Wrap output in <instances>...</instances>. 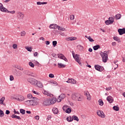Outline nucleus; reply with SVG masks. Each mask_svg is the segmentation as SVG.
<instances>
[{
	"instance_id": "obj_43",
	"label": "nucleus",
	"mask_w": 125,
	"mask_h": 125,
	"mask_svg": "<svg viewBox=\"0 0 125 125\" xmlns=\"http://www.w3.org/2000/svg\"><path fill=\"white\" fill-rule=\"evenodd\" d=\"M77 47L79 48V49H80V50H83V47L81 45H78Z\"/></svg>"
},
{
	"instance_id": "obj_36",
	"label": "nucleus",
	"mask_w": 125,
	"mask_h": 125,
	"mask_svg": "<svg viewBox=\"0 0 125 125\" xmlns=\"http://www.w3.org/2000/svg\"><path fill=\"white\" fill-rule=\"evenodd\" d=\"M24 104L25 105H27V106H29L31 105V101H26L24 102Z\"/></svg>"
},
{
	"instance_id": "obj_29",
	"label": "nucleus",
	"mask_w": 125,
	"mask_h": 125,
	"mask_svg": "<svg viewBox=\"0 0 125 125\" xmlns=\"http://www.w3.org/2000/svg\"><path fill=\"white\" fill-rule=\"evenodd\" d=\"M25 49L27 50V51H29L30 52H32V49H33V48H32V47L29 46H25Z\"/></svg>"
},
{
	"instance_id": "obj_44",
	"label": "nucleus",
	"mask_w": 125,
	"mask_h": 125,
	"mask_svg": "<svg viewBox=\"0 0 125 125\" xmlns=\"http://www.w3.org/2000/svg\"><path fill=\"white\" fill-rule=\"evenodd\" d=\"M67 108H68V105H64L62 107V110H63L64 111H66Z\"/></svg>"
},
{
	"instance_id": "obj_18",
	"label": "nucleus",
	"mask_w": 125,
	"mask_h": 125,
	"mask_svg": "<svg viewBox=\"0 0 125 125\" xmlns=\"http://www.w3.org/2000/svg\"><path fill=\"white\" fill-rule=\"evenodd\" d=\"M95 68L97 71H99V72H101L102 70L101 69V66L99 65H95Z\"/></svg>"
},
{
	"instance_id": "obj_24",
	"label": "nucleus",
	"mask_w": 125,
	"mask_h": 125,
	"mask_svg": "<svg viewBox=\"0 0 125 125\" xmlns=\"http://www.w3.org/2000/svg\"><path fill=\"white\" fill-rule=\"evenodd\" d=\"M37 5H42V4H47V2H37Z\"/></svg>"
},
{
	"instance_id": "obj_58",
	"label": "nucleus",
	"mask_w": 125,
	"mask_h": 125,
	"mask_svg": "<svg viewBox=\"0 0 125 125\" xmlns=\"http://www.w3.org/2000/svg\"><path fill=\"white\" fill-rule=\"evenodd\" d=\"M20 66L18 65H16L14 66V68H16L17 69H18L19 70V68H20Z\"/></svg>"
},
{
	"instance_id": "obj_54",
	"label": "nucleus",
	"mask_w": 125,
	"mask_h": 125,
	"mask_svg": "<svg viewBox=\"0 0 125 125\" xmlns=\"http://www.w3.org/2000/svg\"><path fill=\"white\" fill-rule=\"evenodd\" d=\"M49 77L51 78H54V75L53 74L51 73L49 75Z\"/></svg>"
},
{
	"instance_id": "obj_31",
	"label": "nucleus",
	"mask_w": 125,
	"mask_h": 125,
	"mask_svg": "<svg viewBox=\"0 0 125 125\" xmlns=\"http://www.w3.org/2000/svg\"><path fill=\"white\" fill-rule=\"evenodd\" d=\"M67 122H73V117L69 116L66 118Z\"/></svg>"
},
{
	"instance_id": "obj_50",
	"label": "nucleus",
	"mask_w": 125,
	"mask_h": 125,
	"mask_svg": "<svg viewBox=\"0 0 125 125\" xmlns=\"http://www.w3.org/2000/svg\"><path fill=\"white\" fill-rule=\"evenodd\" d=\"M59 96L62 99H64V98H65V95L64 94H62Z\"/></svg>"
},
{
	"instance_id": "obj_57",
	"label": "nucleus",
	"mask_w": 125,
	"mask_h": 125,
	"mask_svg": "<svg viewBox=\"0 0 125 125\" xmlns=\"http://www.w3.org/2000/svg\"><path fill=\"white\" fill-rule=\"evenodd\" d=\"M111 89H112V87H106V88H105V90H106L107 91H108V90H111Z\"/></svg>"
},
{
	"instance_id": "obj_61",
	"label": "nucleus",
	"mask_w": 125,
	"mask_h": 125,
	"mask_svg": "<svg viewBox=\"0 0 125 125\" xmlns=\"http://www.w3.org/2000/svg\"><path fill=\"white\" fill-rule=\"evenodd\" d=\"M39 55V53L37 52H36L35 53H34V56H35V57L38 56Z\"/></svg>"
},
{
	"instance_id": "obj_8",
	"label": "nucleus",
	"mask_w": 125,
	"mask_h": 125,
	"mask_svg": "<svg viewBox=\"0 0 125 125\" xmlns=\"http://www.w3.org/2000/svg\"><path fill=\"white\" fill-rule=\"evenodd\" d=\"M114 21V18L113 17H109L108 20L106 21L104 23L106 25H110V24H113Z\"/></svg>"
},
{
	"instance_id": "obj_52",
	"label": "nucleus",
	"mask_w": 125,
	"mask_h": 125,
	"mask_svg": "<svg viewBox=\"0 0 125 125\" xmlns=\"http://www.w3.org/2000/svg\"><path fill=\"white\" fill-rule=\"evenodd\" d=\"M18 47V45L17 44H13V48H14V49H17Z\"/></svg>"
},
{
	"instance_id": "obj_19",
	"label": "nucleus",
	"mask_w": 125,
	"mask_h": 125,
	"mask_svg": "<svg viewBox=\"0 0 125 125\" xmlns=\"http://www.w3.org/2000/svg\"><path fill=\"white\" fill-rule=\"evenodd\" d=\"M11 117L13 119H17V120H21V117H20V116H18L16 115H15V114H13L12 116Z\"/></svg>"
},
{
	"instance_id": "obj_55",
	"label": "nucleus",
	"mask_w": 125,
	"mask_h": 125,
	"mask_svg": "<svg viewBox=\"0 0 125 125\" xmlns=\"http://www.w3.org/2000/svg\"><path fill=\"white\" fill-rule=\"evenodd\" d=\"M14 77H13V76L11 75L10 76V81H14Z\"/></svg>"
},
{
	"instance_id": "obj_17",
	"label": "nucleus",
	"mask_w": 125,
	"mask_h": 125,
	"mask_svg": "<svg viewBox=\"0 0 125 125\" xmlns=\"http://www.w3.org/2000/svg\"><path fill=\"white\" fill-rule=\"evenodd\" d=\"M58 27V25L55 24H51L49 26L50 29H57Z\"/></svg>"
},
{
	"instance_id": "obj_37",
	"label": "nucleus",
	"mask_w": 125,
	"mask_h": 125,
	"mask_svg": "<svg viewBox=\"0 0 125 125\" xmlns=\"http://www.w3.org/2000/svg\"><path fill=\"white\" fill-rule=\"evenodd\" d=\"M20 111V113L22 114V115H25V114H26V111H25V110L23 109H21Z\"/></svg>"
},
{
	"instance_id": "obj_30",
	"label": "nucleus",
	"mask_w": 125,
	"mask_h": 125,
	"mask_svg": "<svg viewBox=\"0 0 125 125\" xmlns=\"http://www.w3.org/2000/svg\"><path fill=\"white\" fill-rule=\"evenodd\" d=\"M4 8H5V7H3V5H2L1 3H0V10L3 12Z\"/></svg>"
},
{
	"instance_id": "obj_9",
	"label": "nucleus",
	"mask_w": 125,
	"mask_h": 125,
	"mask_svg": "<svg viewBox=\"0 0 125 125\" xmlns=\"http://www.w3.org/2000/svg\"><path fill=\"white\" fill-rule=\"evenodd\" d=\"M97 115L99 116V117H101V118H105L106 116L105 115V114H104V112L101 110H97Z\"/></svg>"
},
{
	"instance_id": "obj_14",
	"label": "nucleus",
	"mask_w": 125,
	"mask_h": 125,
	"mask_svg": "<svg viewBox=\"0 0 125 125\" xmlns=\"http://www.w3.org/2000/svg\"><path fill=\"white\" fill-rule=\"evenodd\" d=\"M106 100L109 102V103H113L114 102V99L111 96H109L107 97Z\"/></svg>"
},
{
	"instance_id": "obj_26",
	"label": "nucleus",
	"mask_w": 125,
	"mask_h": 125,
	"mask_svg": "<svg viewBox=\"0 0 125 125\" xmlns=\"http://www.w3.org/2000/svg\"><path fill=\"white\" fill-rule=\"evenodd\" d=\"M113 40H114V41H116V42H121V40L120 39V38L118 37H114Z\"/></svg>"
},
{
	"instance_id": "obj_6",
	"label": "nucleus",
	"mask_w": 125,
	"mask_h": 125,
	"mask_svg": "<svg viewBox=\"0 0 125 125\" xmlns=\"http://www.w3.org/2000/svg\"><path fill=\"white\" fill-rule=\"evenodd\" d=\"M38 105V98L33 97L32 100H31V106H37Z\"/></svg>"
},
{
	"instance_id": "obj_4",
	"label": "nucleus",
	"mask_w": 125,
	"mask_h": 125,
	"mask_svg": "<svg viewBox=\"0 0 125 125\" xmlns=\"http://www.w3.org/2000/svg\"><path fill=\"white\" fill-rule=\"evenodd\" d=\"M72 53L73 58H74V59L75 60V61H76V62L79 63V65H82V62H81L80 61V59H79L80 55H78V54L75 55V52L74 51H72Z\"/></svg>"
},
{
	"instance_id": "obj_16",
	"label": "nucleus",
	"mask_w": 125,
	"mask_h": 125,
	"mask_svg": "<svg viewBox=\"0 0 125 125\" xmlns=\"http://www.w3.org/2000/svg\"><path fill=\"white\" fill-rule=\"evenodd\" d=\"M3 12H6V13H11V14H14L15 13V11H9L6 9V8H4Z\"/></svg>"
},
{
	"instance_id": "obj_35",
	"label": "nucleus",
	"mask_w": 125,
	"mask_h": 125,
	"mask_svg": "<svg viewBox=\"0 0 125 125\" xmlns=\"http://www.w3.org/2000/svg\"><path fill=\"white\" fill-rule=\"evenodd\" d=\"M72 112V110L70 108H67L66 110H65V113H67V114H70Z\"/></svg>"
},
{
	"instance_id": "obj_64",
	"label": "nucleus",
	"mask_w": 125,
	"mask_h": 125,
	"mask_svg": "<svg viewBox=\"0 0 125 125\" xmlns=\"http://www.w3.org/2000/svg\"><path fill=\"white\" fill-rule=\"evenodd\" d=\"M45 43L47 44V45H48V44H50V42L49 41H46Z\"/></svg>"
},
{
	"instance_id": "obj_42",
	"label": "nucleus",
	"mask_w": 125,
	"mask_h": 125,
	"mask_svg": "<svg viewBox=\"0 0 125 125\" xmlns=\"http://www.w3.org/2000/svg\"><path fill=\"white\" fill-rule=\"evenodd\" d=\"M26 35V32H25V31H22L21 33V37H24V36Z\"/></svg>"
},
{
	"instance_id": "obj_63",
	"label": "nucleus",
	"mask_w": 125,
	"mask_h": 125,
	"mask_svg": "<svg viewBox=\"0 0 125 125\" xmlns=\"http://www.w3.org/2000/svg\"><path fill=\"white\" fill-rule=\"evenodd\" d=\"M19 70H20V71H23L24 70V68H23V67L20 66V67L19 68Z\"/></svg>"
},
{
	"instance_id": "obj_5",
	"label": "nucleus",
	"mask_w": 125,
	"mask_h": 125,
	"mask_svg": "<svg viewBox=\"0 0 125 125\" xmlns=\"http://www.w3.org/2000/svg\"><path fill=\"white\" fill-rule=\"evenodd\" d=\"M17 17L18 19L20 20H22L24 19V18L25 17V15L22 12H17Z\"/></svg>"
},
{
	"instance_id": "obj_56",
	"label": "nucleus",
	"mask_w": 125,
	"mask_h": 125,
	"mask_svg": "<svg viewBox=\"0 0 125 125\" xmlns=\"http://www.w3.org/2000/svg\"><path fill=\"white\" fill-rule=\"evenodd\" d=\"M35 120L39 121V120H40V116H39V115H37L35 117Z\"/></svg>"
},
{
	"instance_id": "obj_22",
	"label": "nucleus",
	"mask_w": 125,
	"mask_h": 125,
	"mask_svg": "<svg viewBox=\"0 0 125 125\" xmlns=\"http://www.w3.org/2000/svg\"><path fill=\"white\" fill-rule=\"evenodd\" d=\"M4 100H5V97H3L1 98H0V104H3V105H5L4 104H3V101H4Z\"/></svg>"
},
{
	"instance_id": "obj_3",
	"label": "nucleus",
	"mask_w": 125,
	"mask_h": 125,
	"mask_svg": "<svg viewBox=\"0 0 125 125\" xmlns=\"http://www.w3.org/2000/svg\"><path fill=\"white\" fill-rule=\"evenodd\" d=\"M71 98L73 100L77 101H82L83 98L80 96V94L78 93H74L71 95Z\"/></svg>"
},
{
	"instance_id": "obj_41",
	"label": "nucleus",
	"mask_w": 125,
	"mask_h": 125,
	"mask_svg": "<svg viewBox=\"0 0 125 125\" xmlns=\"http://www.w3.org/2000/svg\"><path fill=\"white\" fill-rule=\"evenodd\" d=\"M25 74L27 75L28 76H31L32 75V73L28 70H26L25 71Z\"/></svg>"
},
{
	"instance_id": "obj_59",
	"label": "nucleus",
	"mask_w": 125,
	"mask_h": 125,
	"mask_svg": "<svg viewBox=\"0 0 125 125\" xmlns=\"http://www.w3.org/2000/svg\"><path fill=\"white\" fill-rule=\"evenodd\" d=\"M14 114H20V112H19V111H16L15 109L14 110Z\"/></svg>"
},
{
	"instance_id": "obj_53",
	"label": "nucleus",
	"mask_w": 125,
	"mask_h": 125,
	"mask_svg": "<svg viewBox=\"0 0 125 125\" xmlns=\"http://www.w3.org/2000/svg\"><path fill=\"white\" fill-rule=\"evenodd\" d=\"M51 83H52V84H55V85H57V82L55 81H51Z\"/></svg>"
},
{
	"instance_id": "obj_32",
	"label": "nucleus",
	"mask_w": 125,
	"mask_h": 125,
	"mask_svg": "<svg viewBox=\"0 0 125 125\" xmlns=\"http://www.w3.org/2000/svg\"><path fill=\"white\" fill-rule=\"evenodd\" d=\"M99 48H100V45H97L93 46L94 50H97V49H98Z\"/></svg>"
},
{
	"instance_id": "obj_51",
	"label": "nucleus",
	"mask_w": 125,
	"mask_h": 125,
	"mask_svg": "<svg viewBox=\"0 0 125 125\" xmlns=\"http://www.w3.org/2000/svg\"><path fill=\"white\" fill-rule=\"evenodd\" d=\"M62 100V99L60 97V96H59V98H58V99H56V101H57V102H61Z\"/></svg>"
},
{
	"instance_id": "obj_13",
	"label": "nucleus",
	"mask_w": 125,
	"mask_h": 125,
	"mask_svg": "<svg viewBox=\"0 0 125 125\" xmlns=\"http://www.w3.org/2000/svg\"><path fill=\"white\" fill-rule=\"evenodd\" d=\"M118 32L119 35H120V36H122V35H124V34H125V28H123L122 29L119 28L118 30Z\"/></svg>"
},
{
	"instance_id": "obj_39",
	"label": "nucleus",
	"mask_w": 125,
	"mask_h": 125,
	"mask_svg": "<svg viewBox=\"0 0 125 125\" xmlns=\"http://www.w3.org/2000/svg\"><path fill=\"white\" fill-rule=\"evenodd\" d=\"M27 98H29V99H33L34 97H33V95L32 94H28L27 95Z\"/></svg>"
},
{
	"instance_id": "obj_23",
	"label": "nucleus",
	"mask_w": 125,
	"mask_h": 125,
	"mask_svg": "<svg viewBox=\"0 0 125 125\" xmlns=\"http://www.w3.org/2000/svg\"><path fill=\"white\" fill-rule=\"evenodd\" d=\"M115 18L116 20H120L121 18H122V15H121V14H117L115 16Z\"/></svg>"
},
{
	"instance_id": "obj_15",
	"label": "nucleus",
	"mask_w": 125,
	"mask_h": 125,
	"mask_svg": "<svg viewBox=\"0 0 125 125\" xmlns=\"http://www.w3.org/2000/svg\"><path fill=\"white\" fill-rule=\"evenodd\" d=\"M35 86H38V87L42 88L43 86L42 85V82L37 81Z\"/></svg>"
},
{
	"instance_id": "obj_49",
	"label": "nucleus",
	"mask_w": 125,
	"mask_h": 125,
	"mask_svg": "<svg viewBox=\"0 0 125 125\" xmlns=\"http://www.w3.org/2000/svg\"><path fill=\"white\" fill-rule=\"evenodd\" d=\"M70 20H74L75 19V16L74 15H71L70 16Z\"/></svg>"
},
{
	"instance_id": "obj_1",
	"label": "nucleus",
	"mask_w": 125,
	"mask_h": 125,
	"mask_svg": "<svg viewBox=\"0 0 125 125\" xmlns=\"http://www.w3.org/2000/svg\"><path fill=\"white\" fill-rule=\"evenodd\" d=\"M56 103V98H53L51 99H45L42 102L43 106H49L50 105H53Z\"/></svg>"
},
{
	"instance_id": "obj_60",
	"label": "nucleus",
	"mask_w": 125,
	"mask_h": 125,
	"mask_svg": "<svg viewBox=\"0 0 125 125\" xmlns=\"http://www.w3.org/2000/svg\"><path fill=\"white\" fill-rule=\"evenodd\" d=\"M5 114H6V115H9V114H10V111H9L8 110H6Z\"/></svg>"
},
{
	"instance_id": "obj_45",
	"label": "nucleus",
	"mask_w": 125,
	"mask_h": 125,
	"mask_svg": "<svg viewBox=\"0 0 125 125\" xmlns=\"http://www.w3.org/2000/svg\"><path fill=\"white\" fill-rule=\"evenodd\" d=\"M52 43L54 47H55L57 45V41H53Z\"/></svg>"
},
{
	"instance_id": "obj_7",
	"label": "nucleus",
	"mask_w": 125,
	"mask_h": 125,
	"mask_svg": "<svg viewBox=\"0 0 125 125\" xmlns=\"http://www.w3.org/2000/svg\"><path fill=\"white\" fill-rule=\"evenodd\" d=\"M28 83H31V84H32V85H36V83H38V80L33 79V78H29L27 80Z\"/></svg>"
},
{
	"instance_id": "obj_27",
	"label": "nucleus",
	"mask_w": 125,
	"mask_h": 125,
	"mask_svg": "<svg viewBox=\"0 0 125 125\" xmlns=\"http://www.w3.org/2000/svg\"><path fill=\"white\" fill-rule=\"evenodd\" d=\"M57 29L60 31H65V28H63V27H61L59 25H58Z\"/></svg>"
},
{
	"instance_id": "obj_11",
	"label": "nucleus",
	"mask_w": 125,
	"mask_h": 125,
	"mask_svg": "<svg viewBox=\"0 0 125 125\" xmlns=\"http://www.w3.org/2000/svg\"><path fill=\"white\" fill-rule=\"evenodd\" d=\"M58 57L59 58H60V59H62L63 60H64L65 62H67L68 61L67 58H66V57H65V56H64L62 54H58Z\"/></svg>"
},
{
	"instance_id": "obj_2",
	"label": "nucleus",
	"mask_w": 125,
	"mask_h": 125,
	"mask_svg": "<svg viewBox=\"0 0 125 125\" xmlns=\"http://www.w3.org/2000/svg\"><path fill=\"white\" fill-rule=\"evenodd\" d=\"M109 52L107 51H104V52L101 53V57H102V60L104 62V63H106L107 62V60H108V54Z\"/></svg>"
},
{
	"instance_id": "obj_34",
	"label": "nucleus",
	"mask_w": 125,
	"mask_h": 125,
	"mask_svg": "<svg viewBox=\"0 0 125 125\" xmlns=\"http://www.w3.org/2000/svg\"><path fill=\"white\" fill-rule=\"evenodd\" d=\"M52 111L54 114H58V108H53Z\"/></svg>"
},
{
	"instance_id": "obj_48",
	"label": "nucleus",
	"mask_w": 125,
	"mask_h": 125,
	"mask_svg": "<svg viewBox=\"0 0 125 125\" xmlns=\"http://www.w3.org/2000/svg\"><path fill=\"white\" fill-rule=\"evenodd\" d=\"M86 97L87 100H90L91 99V97H90V94H89V93L87 94Z\"/></svg>"
},
{
	"instance_id": "obj_21",
	"label": "nucleus",
	"mask_w": 125,
	"mask_h": 125,
	"mask_svg": "<svg viewBox=\"0 0 125 125\" xmlns=\"http://www.w3.org/2000/svg\"><path fill=\"white\" fill-rule=\"evenodd\" d=\"M85 37L87 39L91 42H94V40L91 38L90 36H87L86 35L85 36Z\"/></svg>"
},
{
	"instance_id": "obj_46",
	"label": "nucleus",
	"mask_w": 125,
	"mask_h": 125,
	"mask_svg": "<svg viewBox=\"0 0 125 125\" xmlns=\"http://www.w3.org/2000/svg\"><path fill=\"white\" fill-rule=\"evenodd\" d=\"M29 65L30 66V67H32V68H34L35 67V64H34V63H33L32 62H29Z\"/></svg>"
},
{
	"instance_id": "obj_33",
	"label": "nucleus",
	"mask_w": 125,
	"mask_h": 125,
	"mask_svg": "<svg viewBox=\"0 0 125 125\" xmlns=\"http://www.w3.org/2000/svg\"><path fill=\"white\" fill-rule=\"evenodd\" d=\"M72 119H73V120H74V121H77V122H79V118H78L77 116L73 115L72 116Z\"/></svg>"
},
{
	"instance_id": "obj_28",
	"label": "nucleus",
	"mask_w": 125,
	"mask_h": 125,
	"mask_svg": "<svg viewBox=\"0 0 125 125\" xmlns=\"http://www.w3.org/2000/svg\"><path fill=\"white\" fill-rule=\"evenodd\" d=\"M76 37H69L68 38H66V41H75L76 40Z\"/></svg>"
},
{
	"instance_id": "obj_25",
	"label": "nucleus",
	"mask_w": 125,
	"mask_h": 125,
	"mask_svg": "<svg viewBox=\"0 0 125 125\" xmlns=\"http://www.w3.org/2000/svg\"><path fill=\"white\" fill-rule=\"evenodd\" d=\"M98 102L99 105H100V106H103V105H104V103L103 102V101L102 100V99L99 100Z\"/></svg>"
},
{
	"instance_id": "obj_12",
	"label": "nucleus",
	"mask_w": 125,
	"mask_h": 125,
	"mask_svg": "<svg viewBox=\"0 0 125 125\" xmlns=\"http://www.w3.org/2000/svg\"><path fill=\"white\" fill-rule=\"evenodd\" d=\"M15 99L20 102L24 101V100H25V99L24 98V97L21 95L19 96L18 97L15 98Z\"/></svg>"
},
{
	"instance_id": "obj_40",
	"label": "nucleus",
	"mask_w": 125,
	"mask_h": 125,
	"mask_svg": "<svg viewBox=\"0 0 125 125\" xmlns=\"http://www.w3.org/2000/svg\"><path fill=\"white\" fill-rule=\"evenodd\" d=\"M4 116V113H3V111L0 109V117H2Z\"/></svg>"
},
{
	"instance_id": "obj_10",
	"label": "nucleus",
	"mask_w": 125,
	"mask_h": 125,
	"mask_svg": "<svg viewBox=\"0 0 125 125\" xmlns=\"http://www.w3.org/2000/svg\"><path fill=\"white\" fill-rule=\"evenodd\" d=\"M68 83H71V84H76L77 83V81L73 79H68V81L66 82Z\"/></svg>"
},
{
	"instance_id": "obj_62",
	"label": "nucleus",
	"mask_w": 125,
	"mask_h": 125,
	"mask_svg": "<svg viewBox=\"0 0 125 125\" xmlns=\"http://www.w3.org/2000/svg\"><path fill=\"white\" fill-rule=\"evenodd\" d=\"M11 0H5L3 1V2H5V3H7V2H9Z\"/></svg>"
},
{
	"instance_id": "obj_20",
	"label": "nucleus",
	"mask_w": 125,
	"mask_h": 125,
	"mask_svg": "<svg viewBox=\"0 0 125 125\" xmlns=\"http://www.w3.org/2000/svg\"><path fill=\"white\" fill-rule=\"evenodd\" d=\"M58 68H65L66 67V65L61 63H58Z\"/></svg>"
},
{
	"instance_id": "obj_47",
	"label": "nucleus",
	"mask_w": 125,
	"mask_h": 125,
	"mask_svg": "<svg viewBox=\"0 0 125 125\" xmlns=\"http://www.w3.org/2000/svg\"><path fill=\"white\" fill-rule=\"evenodd\" d=\"M43 94H44L45 95H47V96H50V94H49V93H48L46 91H44Z\"/></svg>"
},
{
	"instance_id": "obj_38",
	"label": "nucleus",
	"mask_w": 125,
	"mask_h": 125,
	"mask_svg": "<svg viewBox=\"0 0 125 125\" xmlns=\"http://www.w3.org/2000/svg\"><path fill=\"white\" fill-rule=\"evenodd\" d=\"M113 109L115 111H119V110H120V107H119L118 106H114L113 107Z\"/></svg>"
}]
</instances>
